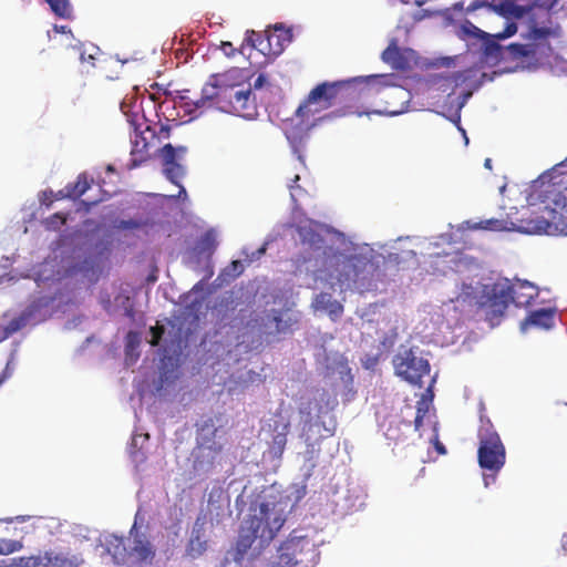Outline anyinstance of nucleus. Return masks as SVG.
<instances>
[{
    "mask_svg": "<svg viewBox=\"0 0 567 567\" xmlns=\"http://www.w3.org/2000/svg\"><path fill=\"white\" fill-rule=\"evenodd\" d=\"M436 447L440 453H445V447L443 445L440 444Z\"/></svg>",
    "mask_w": 567,
    "mask_h": 567,
    "instance_id": "nucleus-51",
    "label": "nucleus"
},
{
    "mask_svg": "<svg viewBox=\"0 0 567 567\" xmlns=\"http://www.w3.org/2000/svg\"><path fill=\"white\" fill-rule=\"evenodd\" d=\"M42 557V567H79L83 558L79 555L45 551Z\"/></svg>",
    "mask_w": 567,
    "mask_h": 567,
    "instance_id": "nucleus-18",
    "label": "nucleus"
},
{
    "mask_svg": "<svg viewBox=\"0 0 567 567\" xmlns=\"http://www.w3.org/2000/svg\"><path fill=\"white\" fill-rule=\"evenodd\" d=\"M53 30L58 33H72L71 30L66 25H54Z\"/></svg>",
    "mask_w": 567,
    "mask_h": 567,
    "instance_id": "nucleus-45",
    "label": "nucleus"
},
{
    "mask_svg": "<svg viewBox=\"0 0 567 567\" xmlns=\"http://www.w3.org/2000/svg\"><path fill=\"white\" fill-rule=\"evenodd\" d=\"M343 368L347 370L348 373H350V368L348 367L347 361L344 360Z\"/></svg>",
    "mask_w": 567,
    "mask_h": 567,
    "instance_id": "nucleus-52",
    "label": "nucleus"
},
{
    "mask_svg": "<svg viewBox=\"0 0 567 567\" xmlns=\"http://www.w3.org/2000/svg\"><path fill=\"white\" fill-rule=\"evenodd\" d=\"M309 542L306 537L289 536L278 548V556L271 567H295L297 556L303 550Z\"/></svg>",
    "mask_w": 567,
    "mask_h": 567,
    "instance_id": "nucleus-13",
    "label": "nucleus"
},
{
    "mask_svg": "<svg viewBox=\"0 0 567 567\" xmlns=\"http://www.w3.org/2000/svg\"><path fill=\"white\" fill-rule=\"evenodd\" d=\"M287 444V435L285 433H278L272 439V450L276 454L281 455Z\"/></svg>",
    "mask_w": 567,
    "mask_h": 567,
    "instance_id": "nucleus-34",
    "label": "nucleus"
},
{
    "mask_svg": "<svg viewBox=\"0 0 567 567\" xmlns=\"http://www.w3.org/2000/svg\"><path fill=\"white\" fill-rule=\"evenodd\" d=\"M16 567H40L42 566V557L38 556H29V557H19L14 558Z\"/></svg>",
    "mask_w": 567,
    "mask_h": 567,
    "instance_id": "nucleus-32",
    "label": "nucleus"
},
{
    "mask_svg": "<svg viewBox=\"0 0 567 567\" xmlns=\"http://www.w3.org/2000/svg\"><path fill=\"white\" fill-rule=\"evenodd\" d=\"M353 81H363L369 86L379 92L383 87L391 86L393 75L390 74H372L364 78L353 79ZM352 80L322 82L315 86L305 101L296 110V115L300 118L316 115L326 111L333 105L341 103L347 97L349 84Z\"/></svg>",
    "mask_w": 567,
    "mask_h": 567,
    "instance_id": "nucleus-4",
    "label": "nucleus"
},
{
    "mask_svg": "<svg viewBox=\"0 0 567 567\" xmlns=\"http://www.w3.org/2000/svg\"><path fill=\"white\" fill-rule=\"evenodd\" d=\"M477 462L481 468L496 475L505 465L506 450L499 434L488 419L481 416L477 432Z\"/></svg>",
    "mask_w": 567,
    "mask_h": 567,
    "instance_id": "nucleus-6",
    "label": "nucleus"
},
{
    "mask_svg": "<svg viewBox=\"0 0 567 567\" xmlns=\"http://www.w3.org/2000/svg\"><path fill=\"white\" fill-rule=\"evenodd\" d=\"M142 223L137 221L135 219H128V220H121L120 228L122 229H137L142 227Z\"/></svg>",
    "mask_w": 567,
    "mask_h": 567,
    "instance_id": "nucleus-40",
    "label": "nucleus"
},
{
    "mask_svg": "<svg viewBox=\"0 0 567 567\" xmlns=\"http://www.w3.org/2000/svg\"><path fill=\"white\" fill-rule=\"evenodd\" d=\"M484 166L488 169L492 168V159L491 158H486L485 162H484Z\"/></svg>",
    "mask_w": 567,
    "mask_h": 567,
    "instance_id": "nucleus-50",
    "label": "nucleus"
},
{
    "mask_svg": "<svg viewBox=\"0 0 567 567\" xmlns=\"http://www.w3.org/2000/svg\"><path fill=\"white\" fill-rule=\"evenodd\" d=\"M68 217V213H54L51 216L43 219L42 225L44 229L48 231H59L66 224Z\"/></svg>",
    "mask_w": 567,
    "mask_h": 567,
    "instance_id": "nucleus-27",
    "label": "nucleus"
},
{
    "mask_svg": "<svg viewBox=\"0 0 567 567\" xmlns=\"http://www.w3.org/2000/svg\"><path fill=\"white\" fill-rule=\"evenodd\" d=\"M292 41V32L290 29L276 24L274 31L267 32V43L269 54H279L286 44Z\"/></svg>",
    "mask_w": 567,
    "mask_h": 567,
    "instance_id": "nucleus-17",
    "label": "nucleus"
},
{
    "mask_svg": "<svg viewBox=\"0 0 567 567\" xmlns=\"http://www.w3.org/2000/svg\"><path fill=\"white\" fill-rule=\"evenodd\" d=\"M426 412H427L426 409H423L421 406L417 408L416 415H415V419H414L415 430H420V427L422 426L423 417L425 416Z\"/></svg>",
    "mask_w": 567,
    "mask_h": 567,
    "instance_id": "nucleus-41",
    "label": "nucleus"
},
{
    "mask_svg": "<svg viewBox=\"0 0 567 567\" xmlns=\"http://www.w3.org/2000/svg\"><path fill=\"white\" fill-rule=\"evenodd\" d=\"M224 112L241 117L252 116L256 112V105L254 99H251V90L233 84L228 102L224 105Z\"/></svg>",
    "mask_w": 567,
    "mask_h": 567,
    "instance_id": "nucleus-11",
    "label": "nucleus"
},
{
    "mask_svg": "<svg viewBox=\"0 0 567 567\" xmlns=\"http://www.w3.org/2000/svg\"><path fill=\"white\" fill-rule=\"evenodd\" d=\"M148 280H150V281H155V280H156V276H150V277H148Z\"/></svg>",
    "mask_w": 567,
    "mask_h": 567,
    "instance_id": "nucleus-53",
    "label": "nucleus"
},
{
    "mask_svg": "<svg viewBox=\"0 0 567 567\" xmlns=\"http://www.w3.org/2000/svg\"><path fill=\"white\" fill-rule=\"evenodd\" d=\"M287 501L276 497L252 501L239 529L237 553L245 555L256 542L258 550L269 546L287 522Z\"/></svg>",
    "mask_w": 567,
    "mask_h": 567,
    "instance_id": "nucleus-1",
    "label": "nucleus"
},
{
    "mask_svg": "<svg viewBox=\"0 0 567 567\" xmlns=\"http://www.w3.org/2000/svg\"><path fill=\"white\" fill-rule=\"evenodd\" d=\"M375 269L371 259L361 254L333 251L327 262L328 276L347 288L351 285L365 286V281L371 279Z\"/></svg>",
    "mask_w": 567,
    "mask_h": 567,
    "instance_id": "nucleus-5",
    "label": "nucleus"
},
{
    "mask_svg": "<svg viewBox=\"0 0 567 567\" xmlns=\"http://www.w3.org/2000/svg\"><path fill=\"white\" fill-rule=\"evenodd\" d=\"M497 8L502 14L513 16L516 18H522L526 12L523 7L515 4L512 0H502Z\"/></svg>",
    "mask_w": 567,
    "mask_h": 567,
    "instance_id": "nucleus-30",
    "label": "nucleus"
},
{
    "mask_svg": "<svg viewBox=\"0 0 567 567\" xmlns=\"http://www.w3.org/2000/svg\"><path fill=\"white\" fill-rule=\"evenodd\" d=\"M22 548L23 544L20 540L0 539V555H10L21 550Z\"/></svg>",
    "mask_w": 567,
    "mask_h": 567,
    "instance_id": "nucleus-31",
    "label": "nucleus"
},
{
    "mask_svg": "<svg viewBox=\"0 0 567 567\" xmlns=\"http://www.w3.org/2000/svg\"><path fill=\"white\" fill-rule=\"evenodd\" d=\"M66 187L70 193V199H78L91 187V183L86 174L82 173L78 176L75 182L66 184Z\"/></svg>",
    "mask_w": 567,
    "mask_h": 567,
    "instance_id": "nucleus-24",
    "label": "nucleus"
},
{
    "mask_svg": "<svg viewBox=\"0 0 567 567\" xmlns=\"http://www.w3.org/2000/svg\"><path fill=\"white\" fill-rule=\"evenodd\" d=\"M555 309H539L532 311L520 323L522 331L529 327H537L545 330L553 328L555 320Z\"/></svg>",
    "mask_w": 567,
    "mask_h": 567,
    "instance_id": "nucleus-16",
    "label": "nucleus"
},
{
    "mask_svg": "<svg viewBox=\"0 0 567 567\" xmlns=\"http://www.w3.org/2000/svg\"><path fill=\"white\" fill-rule=\"evenodd\" d=\"M221 48H223V50H224L227 54H229L227 50H231V51L234 50V49H233V44H231L230 42H223V43H221Z\"/></svg>",
    "mask_w": 567,
    "mask_h": 567,
    "instance_id": "nucleus-46",
    "label": "nucleus"
},
{
    "mask_svg": "<svg viewBox=\"0 0 567 567\" xmlns=\"http://www.w3.org/2000/svg\"><path fill=\"white\" fill-rule=\"evenodd\" d=\"M482 292L481 312L492 327L498 326L511 305L509 280L484 284Z\"/></svg>",
    "mask_w": 567,
    "mask_h": 567,
    "instance_id": "nucleus-7",
    "label": "nucleus"
},
{
    "mask_svg": "<svg viewBox=\"0 0 567 567\" xmlns=\"http://www.w3.org/2000/svg\"><path fill=\"white\" fill-rule=\"evenodd\" d=\"M52 12L62 19L72 17V6L69 0H45Z\"/></svg>",
    "mask_w": 567,
    "mask_h": 567,
    "instance_id": "nucleus-28",
    "label": "nucleus"
},
{
    "mask_svg": "<svg viewBox=\"0 0 567 567\" xmlns=\"http://www.w3.org/2000/svg\"><path fill=\"white\" fill-rule=\"evenodd\" d=\"M245 42L247 43V45L257 49L260 52H265L266 50H268L267 32L260 33L254 30H248L246 32Z\"/></svg>",
    "mask_w": 567,
    "mask_h": 567,
    "instance_id": "nucleus-26",
    "label": "nucleus"
},
{
    "mask_svg": "<svg viewBox=\"0 0 567 567\" xmlns=\"http://www.w3.org/2000/svg\"><path fill=\"white\" fill-rule=\"evenodd\" d=\"M550 34L551 30L549 28H533L530 31V37L533 40L547 39Z\"/></svg>",
    "mask_w": 567,
    "mask_h": 567,
    "instance_id": "nucleus-37",
    "label": "nucleus"
},
{
    "mask_svg": "<svg viewBox=\"0 0 567 567\" xmlns=\"http://www.w3.org/2000/svg\"><path fill=\"white\" fill-rule=\"evenodd\" d=\"M511 303L516 307H528L538 297V288L527 280L509 281Z\"/></svg>",
    "mask_w": 567,
    "mask_h": 567,
    "instance_id": "nucleus-14",
    "label": "nucleus"
},
{
    "mask_svg": "<svg viewBox=\"0 0 567 567\" xmlns=\"http://www.w3.org/2000/svg\"><path fill=\"white\" fill-rule=\"evenodd\" d=\"M315 306L317 309L328 311L329 316L332 318H338L343 312L342 305L333 300L330 295L321 292L315 299Z\"/></svg>",
    "mask_w": 567,
    "mask_h": 567,
    "instance_id": "nucleus-22",
    "label": "nucleus"
},
{
    "mask_svg": "<svg viewBox=\"0 0 567 567\" xmlns=\"http://www.w3.org/2000/svg\"><path fill=\"white\" fill-rule=\"evenodd\" d=\"M395 373L405 381L422 386V378L429 375L430 363L412 350L399 352L393 358Z\"/></svg>",
    "mask_w": 567,
    "mask_h": 567,
    "instance_id": "nucleus-9",
    "label": "nucleus"
},
{
    "mask_svg": "<svg viewBox=\"0 0 567 567\" xmlns=\"http://www.w3.org/2000/svg\"><path fill=\"white\" fill-rule=\"evenodd\" d=\"M517 32V25L514 22L507 23L502 32L495 34L496 39H506L514 35Z\"/></svg>",
    "mask_w": 567,
    "mask_h": 567,
    "instance_id": "nucleus-38",
    "label": "nucleus"
},
{
    "mask_svg": "<svg viewBox=\"0 0 567 567\" xmlns=\"http://www.w3.org/2000/svg\"><path fill=\"white\" fill-rule=\"evenodd\" d=\"M169 127L165 125H161L158 132L148 124H145L143 130L135 127L134 136L132 137L131 159L127 164V168L133 169L138 167L148 161L153 153L158 152L162 157L165 177L179 187L178 195L172 197H186V189L181 185V179L185 175V168L177 162V158L182 157L187 152V148L185 146L174 147L169 143L159 147L161 140L169 137Z\"/></svg>",
    "mask_w": 567,
    "mask_h": 567,
    "instance_id": "nucleus-2",
    "label": "nucleus"
},
{
    "mask_svg": "<svg viewBox=\"0 0 567 567\" xmlns=\"http://www.w3.org/2000/svg\"><path fill=\"white\" fill-rule=\"evenodd\" d=\"M231 266L234 267V270H237L238 268H241V262L239 260H235L231 262Z\"/></svg>",
    "mask_w": 567,
    "mask_h": 567,
    "instance_id": "nucleus-49",
    "label": "nucleus"
},
{
    "mask_svg": "<svg viewBox=\"0 0 567 567\" xmlns=\"http://www.w3.org/2000/svg\"><path fill=\"white\" fill-rule=\"evenodd\" d=\"M233 84L227 74H213L202 89L200 97L194 102L196 107H214L224 112L231 93Z\"/></svg>",
    "mask_w": 567,
    "mask_h": 567,
    "instance_id": "nucleus-8",
    "label": "nucleus"
},
{
    "mask_svg": "<svg viewBox=\"0 0 567 567\" xmlns=\"http://www.w3.org/2000/svg\"><path fill=\"white\" fill-rule=\"evenodd\" d=\"M39 202L41 206H44L48 209L51 208L54 203L53 190L45 189L41 192V194L39 195Z\"/></svg>",
    "mask_w": 567,
    "mask_h": 567,
    "instance_id": "nucleus-36",
    "label": "nucleus"
},
{
    "mask_svg": "<svg viewBox=\"0 0 567 567\" xmlns=\"http://www.w3.org/2000/svg\"><path fill=\"white\" fill-rule=\"evenodd\" d=\"M128 542L124 537L110 535L105 538V551L112 556L115 564L128 566Z\"/></svg>",
    "mask_w": 567,
    "mask_h": 567,
    "instance_id": "nucleus-15",
    "label": "nucleus"
},
{
    "mask_svg": "<svg viewBox=\"0 0 567 567\" xmlns=\"http://www.w3.org/2000/svg\"><path fill=\"white\" fill-rule=\"evenodd\" d=\"M299 234L301 236L302 241H308L310 245H317L322 243L321 236L315 231L300 228Z\"/></svg>",
    "mask_w": 567,
    "mask_h": 567,
    "instance_id": "nucleus-35",
    "label": "nucleus"
},
{
    "mask_svg": "<svg viewBox=\"0 0 567 567\" xmlns=\"http://www.w3.org/2000/svg\"><path fill=\"white\" fill-rule=\"evenodd\" d=\"M471 27L475 30V34L484 40L482 49L485 58L497 61L502 55V47L497 43L495 35L491 37L488 33L480 30L473 24H471Z\"/></svg>",
    "mask_w": 567,
    "mask_h": 567,
    "instance_id": "nucleus-20",
    "label": "nucleus"
},
{
    "mask_svg": "<svg viewBox=\"0 0 567 567\" xmlns=\"http://www.w3.org/2000/svg\"><path fill=\"white\" fill-rule=\"evenodd\" d=\"M9 378V373L7 372V370L2 371V373L0 374V386L4 383V381Z\"/></svg>",
    "mask_w": 567,
    "mask_h": 567,
    "instance_id": "nucleus-47",
    "label": "nucleus"
},
{
    "mask_svg": "<svg viewBox=\"0 0 567 567\" xmlns=\"http://www.w3.org/2000/svg\"><path fill=\"white\" fill-rule=\"evenodd\" d=\"M498 223L499 221L497 219H488V220L478 223L474 228L494 229V226H496Z\"/></svg>",
    "mask_w": 567,
    "mask_h": 567,
    "instance_id": "nucleus-42",
    "label": "nucleus"
},
{
    "mask_svg": "<svg viewBox=\"0 0 567 567\" xmlns=\"http://www.w3.org/2000/svg\"><path fill=\"white\" fill-rule=\"evenodd\" d=\"M533 195L544 204V212L529 221L535 224L532 229L538 234L567 235V181L542 176Z\"/></svg>",
    "mask_w": 567,
    "mask_h": 567,
    "instance_id": "nucleus-3",
    "label": "nucleus"
},
{
    "mask_svg": "<svg viewBox=\"0 0 567 567\" xmlns=\"http://www.w3.org/2000/svg\"><path fill=\"white\" fill-rule=\"evenodd\" d=\"M382 60L395 70H405L408 60L403 55L401 49L392 43L382 52Z\"/></svg>",
    "mask_w": 567,
    "mask_h": 567,
    "instance_id": "nucleus-21",
    "label": "nucleus"
},
{
    "mask_svg": "<svg viewBox=\"0 0 567 567\" xmlns=\"http://www.w3.org/2000/svg\"><path fill=\"white\" fill-rule=\"evenodd\" d=\"M53 198H54V202L70 198V193H69L66 185L62 189H60L58 192H53Z\"/></svg>",
    "mask_w": 567,
    "mask_h": 567,
    "instance_id": "nucleus-43",
    "label": "nucleus"
},
{
    "mask_svg": "<svg viewBox=\"0 0 567 567\" xmlns=\"http://www.w3.org/2000/svg\"><path fill=\"white\" fill-rule=\"evenodd\" d=\"M207 548V542L203 539L199 530H193L192 537L187 546V554L192 558H197L204 554Z\"/></svg>",
    "mask_w": 567,
    "mask_h": 567,
    "instance_id": "nucleus-25",
    "label": "nucleus"
},
{
    "mask_svg": "<svg viewBox=\"0 0 567 567\" xmlns=\"http://www.w3.org/2000/svg\"><path fill=\"white\" fill-rule=\"evenodd\" d=\"M300 179L299 175H295L293 179H292V184L289 185V188H295V184L298 183V181Z\"/></svg>",
    "mask_w": 567,
    "mask_h": 567,
    "instance_id": "nucleus-48",
    "label": "nucleus"
},
{
    "mask_svg": "<svg viewBox=\"0 0 567 567\" xmlns=\"http://www.w3.org/2000/svg\"><path fill=\"white\" fill-rule=\"evenodd\" d=\"M78 270L86 277L90 281L95 282L102 271L96 258H85L78 267Z\"/></svg>",
    "mask_w": 567,
    "mask_h": 567,
    "instance_id": "nucleus-23",
    "label": "nucleus"
},
{
    "mask_svg": "<svg viewBox=\"0 0 567 567\" xmlns=\"http://www.w3.org/2000/svg\"><path fill=\"white\" fill-rule=\"evenodd\" d=\"M79 53H80V61L82 64H87L89 66H94L95 61L97 60V55L100 53V50L97 47L90 45L85 47L84 44H81L78 47Z\"/></svg>",
    "mask_w": 567,
    "mask_h": 567,
    "instance_id": "nucleus-29",
    "label": "nucleus"
},
{
    "mask_svg": "<svg viewBox=\"0 0 567 567\" xmlns=\"http://www.w3.org/2000/svg\"><path fill=\"white\" fill-rule=\"evenodd\" d=\"M483 285L484 284H476L473 286L472 284L462 282L456 296L451 299V302L455 303V308L461 311L481 312Z\"/></svg>",
    "mask_w": 567,
    "mask_h": 567,
    "instance_id": "nucleus-12",
    "label": "nucleus"
},
{
    "mask_svg": "<svg viewBox=\"0 0 567 567\" xmlns=\"http://www.w3.org/2000/svg\"><path fill=\"white\" fill-rule=\"evenodd\" d=\"M566 174H567V157L564 161H561L560 163L556 164L544 176H546V179H551V178L559 179V178H564L563 176Z\"/></svg>",
    "mask_w": 567,
    "mask_h": 567,
    "instance_id": "nucleus-33",
    "label": "nucleus"
},
{
    "mask_svg": "<svg viewBox=\"0 0 567 567\" xmlns=\"http://www.w3.org/2000/svg\"><path fill=\"white\" fill-rule=\"evenodd\" d=\"M128 542V567L152 565L156 556V549L148 537L137 530L136 524L130 530Z\"/></svg>",
    "mask_w": 567,
    "mask_h": 567,
    "instance_id": "nucleus-10",
    "label": "nucleus"
},
{
    "mask_svg": "<svg viewBox=\"0 0 567 567\" xmlns=\"http://www.w3.org/2000/svg\"><path fill=\"white\" fill-rule=\"evenodd\" d=\"M265 333L267 334H286L291 331V323L282 319L281 311L274 310L267 316V322L264 323Z\"/></svg>",
    "mask_w": 567,
    "mask_h": 567,
    "instance_id": "nucleus-19",
    "label": "nucleus"
},
{
    "mask_svg": "<svg viewBox=\"0 0 567 567\" xmlns=\"http://www.w3.org/2000/svg\"><path fill=\"white\" fill-rule=\"evenodd\" d=\"M266 81H267L266 75L265 74H259L258 78L254 82V87L255 89H260Z\"/></svg>",
    "mask_w": 567,
    "mask_h": 567,
    "instance_id": "nucleus-44",
    "label": "nucleus"
},
{
    "mask_svg": "<svg viewBox=\"0 0 567 567\" xmlns=\"http://www.w3.org/2000/svg\"><path fill=\"white\" fill-rule=\"evenodd\" d=\"M151 332H152L151 344L152 346H157L159 343V340H161L163 333H164V328L159 327V326L152 327L151 328Z\"/></svg>",
    "mask_w": 567,
    "mask_h": 567,
    "instance_id": "nucleus-39",
    "label": "nucleus"
}]
</instances>
